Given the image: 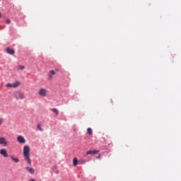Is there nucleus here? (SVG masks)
I'll use <instances>...</instances> for the list:
<instances>
[{
	"label": "nucleus",
	"mask_w": 181,
	"mask_h": 181,
	"mask_svg": "<svg viewBox=\"0 0 181 181\" xmlns=\"http://www.w3.org/2000/svg\"><path fill=\"white\" fill-rule=\"evenodd\" d=\"M24 160L30 166L32 165V159H30V147L25 146L23 150Z\"/></svg>",
	"instance_id": "1"
},
{
	"label": "nucleus",
	"mask_w": 181,
	"mask_h": 181,
	"mask_svg": "<svg viewBox=\"0 0 181 181\" xmlns=\"http://www.w3.org/2000/svg\"><path fill=\"white\" fill-rule=\"evenodd\" d=\"M13 95L16 100H23L25 98V94L21 91L14 92Z\"/></svg>",
	"instance_id": "2"
},
{
	"label": "nucleus",
	"mask_w": 181,
	"mask_h": 181,
	"mask_svg": "<svg viewBox=\"0 0 181 181\" xmlns=\"http://www.w3.org/2000/svg\"><path fill=\"white\" fill-rule=\"evenodd\" d=\"M39 95H41V97H46L47 95V90L45 88H40L38 91Z\"/></svg>",
	"instance_id": "3"
},
{
	"label": "nucleus",
	"mask_w": 181,
	"mask_h": 181,
	"mask_svg": "<svg viewBox=\"0 0 181 181\" xmlns=\"http://www.w3.org/2000/svg\"><path fill=\"white\" fill-rule=\"evenodd\" d=\"M0 145H4V146H8V140L5 137H0Z\"/></svg>",
	"instance_id": "4"
},
{
	"label": "nucleus",
	"mask_w": 181,
	"mask_h": 181,
	"mask_svg": "<svg viewBox=\"0 0 181 181\" xmlns=\"http://www.w3.org/2000/svg\"><path fill=\"white\" fill-rule=\"evenodd\" d=\"M0 155H2L4 158H8V151L5 148L0 149Z\"/></svg>",
	"instance_id": "5"
},
{
	"label": "nucleus",
	"mask_w": 181,
	"mask_h": 181,
	"mask_svg": "<svg viewBox=\"0 0 181 181\" xmlns=\"http://www.w3.org/2000/svg\"><path fill=\"white\" fill-rule=\"evenodd\" d=\"M17 141L19 142V144H25L26 142V140H25V137L22 136H18L17 137Z\"/></svg>",
	"instance_id": "6"
},
{
	"label": "nucleus",
	"mask_w": 181,
	"mask_h": 181,
	"mask_svg": "<svg viewBox=\"0 0 181 181\" xmlns=\"http://www.w3.org/2000/svg\"><path fill=\"white\" fill-rule=\"evenodd\" d=\"M25 170L30 173V175H35V168L27 166L25 167Z\"/></svg>",
	"instance_id": "7"
},
{
	"label": "nucleus",
	"mask_w": 181,
	"mask_h": 181,
	"mask_svg": "<svg viewBox=\"0 0 181 181\" xmlns=\"http://www.w3.org/2000/svg\"><path fill=\"white\" fill-rule=\"evenodd\" d=\"M95 153H98V151L90 150L86 152V155H95Z\"/></svg>",
	"instance_id": "8"
},
{
	"label": "nucleus",
	"mask_w": 181,
	"mask_h": 181,
	"mask_svg": "<svg viewBox=\"0 0 181 181\" xmlns=\"http://www.w3.org/2000/svg\"><path fill=\"white\" fill-rule=\"evenodd\" d=\"M6 53H8V54H15V50L8 47L6 48Z\"/></svg>",
	"instance_id": "9"
},
{
	"label": "nucleus",
	"mask_w": 181,
	"mask_h": 181,
	"mask_svg": "<svg viewBox=\"0 0 181 181\" xmlns=\"http://www.w3.org/2000/svg\"><path fill=\"white\" fill-rule=\"evenodd\" d=\"M12 85H13V88H18V87H19L21 86V82L16 81V82L12 83Z\"/></svg>",
	"instance_id": "10"
},
{
	"label": "nucleus",
	"mask_w": 181,
	"mask_h": 181,
	"mask_svg": "<svg viewBox=\"0 0 181 181\" xmlns=\"http://www.w3.org/2000/svg\"><path fill=\"white\" fill-rule=\"evenodd\" d=\"M77 165H78V160L77 159V158H74V159H73V165L74 166H77Z\"/></svg>",
	"instance_id": "11"
},
{
	"label": "nucleus",
	"mask_w": 181,
	"mask_h": 181,
	"mask_svg": "<svg viewBox=\"0 0 181 181\" xmlns=\"http://www.w3.org/2000/svg\"><path fill=\"white\" fill-rule=\"evenodd\" d=\"M11 159L15 162V163H18L19 162V158L13 157V156H10Z\"/></svg>",
	"instance_id": "12"
},
{
	"label": "nucleus",
	"mask_w": 181,
	"mask_h": 181,
	"mask_svg": "<svg viewBox=\"0 0 181 181\" xmlns=\"http://www.w3.org/2000/svg\"><path fill=\"white\" fill-rule=\"evenodd\" d=\"M51 111L55 114V115H59V110L56 108H52L51 109Z\"/></svg>",
	"instance_id": "13"
},
{
	"label": "nucleus",
	"mask_w": 181,
	"mask_h": 181,
	"mask_svg": "<svg viewBox=\"0 0 181 181\" xmlns=\"http://www.w3.org/2000/svg\"><path fill=\"white\" fill-rule=\"evenodd\" d=\"M87 133L88 134V135H93V129H91V128H88Z\"/></svg>",
	"instance_id": "14"
},
{
	"label": "nucleus",
	"mask_w": 181,
	"mask_h": 181,
	"mask_svg": "<svg viewBox=\"0 0 181 181\" xmlns=\"http://www.w3.org/2000/svg\"><path fill=\"white\" fill-rule=\"evenodd\" d=\"M87 161L86 160H78V164L79 165H84Z\"/></svg>",
	"instance_id": "15"
},
{
	"label": "nucleus",
	"mask_w": 181,
	"mask_h": 181,
	"mask_svg": "<svg viewBox=\"0 0 181 181\" xmlns=\"http://www.w3.org/2000/svg\"><path fill=\"white\" fill-rule=\"evenodd\" d=\"M42 125L40 124H37V128L41 132H43V129H42Z\"/></svg>",
	"instance_id": "16"
},
{
	"label": "nucleus",
	"mask_w": 181,
	"mask_h": 181,
	"mask_svg": "<svg viewBox=\"0 0 181 181\" xmlns=\"http://www.w3.org/2000/svg\"><path fill=\"white\" fill-rule=\"evenodd\" d=\"M6 87H10V88H13V85H12V83H8L6 84Z\"/></svg>",
	"instance_id": "17"
},
{
	"label": "nucleus",
	"mask_w": 181,
	"mask_h": 181,
	"mask_svg": "<svg viewBox=\"0 0 181 181\" xmlns=\"http://www.w3.org/2000/svg\"><path fill=\"white\" fill-rule=\"evenodd\" d=\"M18 69L19 70H23L25 69V66L21 65L18 66Z\"/></svg>",
	"instance_id": "18"
},
{
	"label": "nucleus",
	"mask_w": 181,
	"mask_h": 181,
	"mask_svg": "<svg viewBox=\"0 0 181 181\" xmlns=\"http://www.w3.org/2000/svg\"><path fill=\"white\" fill-rule=\"evenodd\" d=\"M6 23H7L8 25H9V23H11V20L7 19V20L6 21Z\"/></svg>",
	"instance_id": "19"
},
{
	"label": "nucleus",
	"mask_w": 181,
	"mask_h": 181,
	"mask_svg": "<svg viewBox=\"0 0 181 181\" xmlns=\"http://www.w3.org/2000/svg\"><path fill=\"white\" fill-rule=\"evenodd\" d=\"M2 122H4V119L3 118H0V125L2 124Z\"/></svg>",
	"instance_id": "20"
},
{
	"label": "nucleus",
	"mask_w": 181,
	"mask_h": 181,
	"mask_svg": "<svg viewBox=\"0 0 181 181\" xmlns=\"http://www.w3.org/2000/svg\"><path fill=\"white\" fill-rule=\"evenodd\" d=\"M50 73H51V74H52V75H54V74H56V72L54 71H50Z\"/></svg>",
	"instance_id": "21"
},
{
	"label": "nucleus",
	"mask_w": 181,
	"mask_h": 181,
	"mask_svg": "<svg viewBox=\"0 0 181 181\" xmlns=\"http://www.w3.org/2000/svg\"><path fill=\"white\" fill-rule=\"evenodd\" d=\"M29 181H36L34 179L29 180Z\"/></svg>",
	"instance_id": "22"
},
{
	"label": "nucleus",
	"mask_w": 181,
	"mask_h": 181,
	"mask_svg": "<svg viewBox=\"0 0 181 181\" xmlns=\"http://www.w3.org/2000/svg\"><path fill=\"white\" fill-rule=\"evenodd\" d=\"M49 78H52V76H49Z\"/></svg>",
	"instance_id": "23"
},
{
	"label": "nucleus",
	"mask_w": 181,
	"mask_h": 181,
	"mask_svg": "<svg viewBox=\"0 0 181 181\" xmlns=\"http://www.w3.org/2000/svg\"><path fill=\"white\" fill-rule=\"evenodd\" d=\"M98 158H100V156H98Z\"/></svg>",
	"instance_id": "24"
}]
</instances>
